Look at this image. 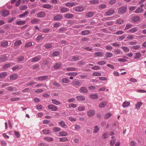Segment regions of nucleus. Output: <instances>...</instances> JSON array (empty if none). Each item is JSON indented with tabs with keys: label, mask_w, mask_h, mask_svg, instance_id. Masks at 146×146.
<instances>
[{
	"label": "nucleus",
	"mask_w": 146,
	"mask_h": 146,
	"mask_svg": "<svg viewBox=\"0 0 146 146\" xmlns=\"http://www.w3.org/2000/svg\"><path fill=\"white\" fill-rule=\"evenodd\" d=\"M82 82L79 81L78 80L75 79L72 81V84L75 88H78L82 85Z\"/></svg>",
	"instance_id": "obj_1"
},
{
	"label": "nucleus",
	"mask_w": 146,
	"mask_h": 146,
	"mask_svg": "<svg viewBox=\"0 0 146 146\" xmlns=\"http://www.w3.org/2000/svg\"><path fill=\"white\" fill-rule=\"evenodd\" d=\"M127 7H126L122 6L118 9V13L120 15L123 14L126 11Z\"/></svg>",
	"instance_id": "obj_2"
},
{
	"label": "nucleus",
	"mask_w": 146,
	"mask_h": 146,
	"mask_svg": "<svg viewBox=\"0 0 146 146\" xmlns=\"http://www.w3.org/2000/svg\"><path fill=\"white\" fill-rule=\"evenodd\" d=\"M36 17L39 18H44L46 15V13L44 11H41L36 14Z\"/></svg>",
	"instance_id": "obj_3"
},
{
	"label": "nucleus",
	"mask_w": 146,
	"mask_h": 146,
	"mask_svg": "<svg viewBox=\"0 0 146 146\" xmlns=\"http://www.w3.org/2000/svg\"><path fill=\"white\" fill-rule=\"evenodd\" d=\"M10 14V12L9 10L3 9L2 11V15L3 17L7 16Z\"/></svg>",
	"instance_id": "obj_4"
},
{
	"label": "nucleus",
	"mask_w": 146,
	"mask_h": 146,
	"mask_svg": "<svg viewBox=\"0 0 146 146\" xmlns=\"http://www.w3.org/2000/svg\"><path fill=\"white\" fill-rule=\"evenodd\" d=\"M48 109L53 111H56L57 109V107L56 106L52 104L48 105Z\"/></svg>",
	"instance_id": "obj_5"
},
{
	"label": "nucleus",
	"mask_w": 146,
	"mask_h": 146,
	"mask_svg": "<svg viewBox=\"0 0 146 146\" xmlns=\"http://www.w3.org/2000/svg\"><path fill=\"white\" fill-rule=\"evenodd\" d=\"M115 12V9H109L106 13V15L110 16L114 14Z\"/></svg>",
	"instance_id": "obj_6"
},
{
	"label": "nucleus",
	"mask_w": 146,
	"mask_h": 146,
	"mask_svg": "<svg viewBox=\"0 0 146 146\" xmlns=\"http://www.w3.org/2000/svg\"><path fill=\"white\" fill-rule=\"evenodd\" d=\"M95 113V111L93 110H89L87 113V114L89 117L94 116Z\"/></svg>",
	"instance_id": "obj_7"
},
{
	"label": "nucleus",
	"mask_w": 146,
	"mask_h": 146,
	"mask_svg": "<svg viewBox=\"0 0 146 146\" xmlns=\"http://www.w3.org/2000/svg\"><path fill=\"white\" fill-rule=\"evenodd\" d=\"M62 15L58 14L54 17V19L55 21H59L62 19Z\"/></svg>",
	"instance_id": "obj_8"
},
{
	"label": "nucleus",
	"mask_w": 146,
	"mask_h": 146,
	"mask_svg": "<svg viewBox=\"0 0 146 146\" xmlns=\"http://www.w3.org/2000/svg\"><path fill=\"white\" fill-rule=\"evenodd\" d=\"M131 19L132 21L134 23H136L138 22L140 20V18L139 16H134Z\"/></svg>",
	"instance_id": "obj_9"
},
{
	"label": "nucleus",
	"mask_w": 146,
	"mask_h": 146,
	"mask_svg": "<svg viewBox=\"0 0 146 146\" xmlns=\"http://www.w3.org/2000/svg\"><path fill=\"white\" fill-rule=\"evenodd\" d=\"M15 64L13 62L9 63L7 64H5L3 67V68L4 69H7V68L10 67L11 66Z\"/></svg>",
	"instance_id": "obj_10"
},
{
	"label": "nucleus",
	"mask_w": 146,
	"mask_h": 146,
	"mask_svg": "<svg viewBox=\"0 0 146 146\" xmlns=\"http://www.w3.org/2000/svg\"><path fill=\"white\" fill-rule=\"evenodd\" d=\"M7 60V57L5 55H3L0 56V61L3 62Z\"/></svg>",
	"instance_id": "obj_11"
},
{
	"label": "nucleus",
	"mask_w": 146,
	"mask_h": 146,
	"mask_svg": "<svg viewBox=\"0 0 146 146\" xmlns=\"http://www.w3.org/2000/svg\"><path fill=\"white\" fill-rule=\"evenodd\" d=\"M107 104V101H104L101 103L99 105L100 108H103L105 107Z\"/></svg>",
	"instance_id": "obj_12"
},
{
	"label": "nucleus",
	"mask_w": 146,
	"mask_h": 146,
	"mask_svg": "<svg viewBox=\"0 0 146 146\" xmlns=\"http://www.w3.org/2000/svg\"><path fill=\"white\" fill-rule=\"evenodd\" d=\"M88 91V90L85 87H81L80 90V92L82 93H86Z\"/></svg>",
	"instance_id": "obj_13"
},
{
	"label": "nucleus",
	"mask_w": 146,
	"mask_h": 146,
	"mask_svg": "<svg viewBox=\"0 0 146 146\" xmlns=\"http://www.w3.org/2000/svg\"><path fill=\"white\" fill-rule=\"evenodd\" d=\"M74 10L77 12H82L83 10V8L82 6H78L75 8Z\"/></svg>",
	"instance_id": "obj_14"
},
{
	"label": "nucleus",
	"mask_w": 146,
	"mask_h": 146,
	"mask_svg": "<svg viewBox=\"0 0 146 146\" xmlns=\"http://www.w3.org/2000/svg\"><path fill=\"white\" fill-rule=\"evenodd\" d=\"M74 17V15L70 13L66 14L64 16L65 18L67 19H72Z\"/></svg>",
	"instance_id": "obj_15"
},
{
	"label": "nucleus",
	"mask_w": 146,
	"mask_h": 146,
	"mask_svg": "<svg viewBox=\"0 0 146 146\" xmlns=\"http://www.w3.org/2000/svg\"><path fill=\"white\" fill-rule=\"evenodd\" d=\"M114 53L116 54H122L123 53L122 51L119 48H115L114 51Z\"/></svg>",
	"instance_id": "obj_16"
},
{
	"label": "nucleus",
	"mask_w": 146,
	"mask_h": 146,
	"mask_svg": "<svg viewBox=\"0 0 146 146\" xmlns=\"http://www.w3.org/2000/svg\"><path fill=\"white\" fill-rule=\"evenodd\" d=\"M69 11V9L66 7H62L60 9V11L62 13L66 12Z\"/></svg>",
	"instance_id": "obj_17"
},
{
	"label": "nucleus",
	"mask_w": 146,
	"mask_h": 146,
	"mask_svg": "<svg viewBox=\"0 0 146 146\" xmlns=\"http://www.w3.org/2000/svg\"><path fill=\"white\" fill-rule=\"evenodd\" d=\"M48 78V76L47 75L40 76L38 77V79L40 81H43L46 80Z\"/></svg>",
	"instance_id": "obj_18"
},
{
	"label": "nucleus",
	"mask_w": 146,
	"mask_h": 146,
	"mask_svg": "<svg viewBox=\"0 0 146 146\" xmlns=\"http://www.w3.org/2000/svg\"><path fill=\"white\" fill-rule=\"evenodd\" d=\"M142 104V103L141 102L139 101L137 102L135 104V108L137 110H138L140 108Z\"/></svg>",
	"instance_id": "obj_19"
},
{
	"label": "nucleus",
	"mask_w": 146,
	"mask_h": 146,
	"mask_svg": "<svg viewBox=\"0 0 146 146\" xmlns=\"http://www.w3.org/2000/svg\"><path fill=\"white\" fill-rule=\"evenodd\" d=\"M76 98L79 101H84L85 100V97L82 96H77Z\"/></svg>",
	"instance_id": "obj_20"
},
{
	"label": "nucleus",
	"mask_w": 146,
	"mask_h": 146,
	"mask_svg": "<svg viewBox=\"0 0 146 146\" xmlns=\"http://www.w3.org/2000/svg\"><path fill=\"white\" fill-rule=\"evenodd\" d=\"M135 55L134 57L135 59H140L141 57V55L140 52H138L135 53Z\"/></svg>",
	"instance_id": "obj_21"
},
{
	"label": "nucleus",
	"mask_w": 146,
	"mask_h": 146,
	"mask_svg": "<svg viewBox=\"0 0 146 146\" xmlns=\"http://www.w3.org/2000/svg\"><path fill=\"white\" fill-rule=\"evenodd\" d=\"M40 60V58L39 57H35L31 59V62H38Z\"/></svg>",
	"instance_id": "obj_22"
},
{
	"label": "nucleus",
	"mask_w": 146,
	"mask_h": 146,
	"mask_svg": "<svg viewBox=\"0 0 146 146\" xmlns=\"http://www.w3.org/2000/svg\"><path fill=\"white\" fill-rule=\"evenodd\" d=\"M94 15L93 12L90 11L86 13V16L88 18H90L92 17Z\"/></svg>",
	"instance_id": "obj_23"
},
{
	"label": "nucleus",
	"mask_w": 146,
	"mask_h": 146,
	"mask_svg": "<svg viewBox=\"0 0 146 146\" xmlns=\"http://www.w3.org/2000/svg\"><path fill=\"white\" fill-rule=\"evenodd\" d=\"M18 77L17 74H14L10 76V79L11 80H14L16 79Z\"/></svg>",
	"instance_id": "obj_24"
},
{
	"label": "nucleus",
	"mask_w": 146,
	"mask_h": 146,
	"mask_svg": "<svg viewBox=\"0 0 146 146\" xmlns=\"http://www.w3.org/2000/svg\"><path fill=\"white\" fill-rule=\"evenodd\" d=\"M58 134L60 136H65L67 135L68 133L66 131H61L59 132Z\"/></svg>",
	"instance_id": "obj_25"
},
{
	"label": "nucleus",
	"mask_w": 146,
	"mask_h": 146,
	"mask_svg": "<svg viewBox=\"0 0 146 146\" xmlns=\"http://www.w3.org/2000/svg\"><path fill=\"white\" fill-rule=\"evenodd\" d=\"M26 22L25 21H18L16 22L17 25H24Z\"/></svg>",
	"instance_id": "obj_26"
},
{
	"label": "nucleus",
	"mask_w": 146,
	"mask_h": 146,
	"mask_svg": "<svg viewBox=\"0 0 146 146\" xmlns=\"http://www.w3.org/2000/svg\"><path fill=\"white\" fill-rule=\"evenodd\" d=\"M75 5L74 2H72V3H70L68 2L65 4V6L67 7H72Z\"/></svg>",
	"instance_id": "obj_27"
},
{
	"label": "nucleus",
	"mask_w": 146,
	"mask_h": 146,
	"mask_svg": "<svg viewBox=\"0 0 146 146\" xmlns=\"http://www.w3.org/2000/svg\"><path fill=\"white\" fill-rule=\"evenodd\" d=\"M39 21V19L37 18H35L31 21V23L32 24H35L38 22Z\"/></svg>",
	"instance_id": "obj_28"
},
{
	"label": "nucleus",
	"mask_w": 146,
	"mask_h": 146,
	"mask_svg": "<svg viewBox=\"0 0 146 146\" xmlns=\"http://www.w3.org/2000/svg\"><path fill=\"white\" fill-rule=\"evenodd\" d=\"M44 46L46 49H49L52 47V44L51 43H48L45 45Z\"/></svg>",
	"instance_id": "obj_29"
},
{
	"label": "nucleus",
	"mask_w": 146,
	"mask_h": 146,
	"mask_svg": "<svg viewBox=\"0 0 146 146\" xmlns=\"http://www.w3.org/2000/svg\"><path fill=\"white\" fill-rule=\"evenodd\" d=\"M52 103L56 105H58L61 104V103L59 101L55 99H52Z\"/></svg>",
	"instance_id": "obj_30"
},
{
	"label": "nucleus",
	"mask_w": 146,
	"mask_h": 146,
	"mask_svg": "<svg viewBox=\"0 0 146 146\" xmlns=\"http://www.w3.org/2000/svg\"><path fill=\"white\" fill-rule=\"evenodd\" d=\"M59 125L63 128H66V125L65 124V123L63 121H61L59 123Z\"/></svg>",
	"instance_id": "obj_31"
},
{
	"label": "nucleus",
	"mask_w": 146,
	"mask_h": 146,
	"mask_svg": "<svg viewBox=\"0 0 146 146\" xmlns=\"http://www.w3.org/2000/svg\"><path fill=\"white\" fill-rule=\"evenodd\" d=\"M81 34L82 35H87L90 33V32L89 30H85L82 31Z\"/></svg>",
	"instance_id": "obj_32"
},
{
	"label": "nucleus",
	"mask_w": 146,
	"mask_h": 146,
	"mask_svg": "<svg viewBox=\"0 0 146 146\" xmlns=\"http://www.w3.org/2000/svg\"><path fill=\"white\" fill-rule=\"evenodd\" d=\"M90 98L93 99H96L98 97V96L96 94H91L90 95Z\"/></svg>",
	"instance_id": "obj_33"
},
{
	"label": "nucleus",
	"mask_w": 146,
	"mask_h": 146,
	"mask_svg": "<svg viewBox=\"0 0 146 146\" xmlns=\"http://www.w3.org/2000/svg\"><path fill=\"white\" fill-rule=\"evenodd\" d=\"M130 103L129 102L125 101L123 103L122 106L123 107L125 108L129 106Z\"/></svg>",
	"instance_id": "obj_34"
},
{
	"label": "nucleus",
	"mask_w": 146,
	"mask_h": 146,
	"mask_svg": "<svg viewBox=\"0 0 146 146\" xmlns=\"http://www.w3.org/2000/svg\"><path fill=\"white\" fill-rule=\"evenodd\" d=\"M137 27H135L133 28H131L129 29V30L127 31V32L129 33V32H130L133 33L134 32H135L137 31Z\"/></svg>",
	"instance_id": "obj_35"
},
{
	"label": "nucleus",
	"mask_w": 146,
	"mask_h": 146,
	"mask_svg": "<svg viewBox=\"0 0 146 146\" xmlns=\"http://www.w3.org/2000/svg\"><path fill=\"white\" fill-rule=\"evenodd\" d=\"M71 59L74 62H76L80 59L78 56H72Z\"/></svg>",
	"instance_id": "obj_36"
},
{
	"label": "nucleus",
	"mask_w": 146,
	"mask_h": 146,
	"mask_svg": "<svg viewBox=\"0 0 146 146\" xmlns=\"http://www.w3.org/2000/svg\"><path fill=\"white\" fill-rule=\"evenodd\" d=\"M61 65L59 63H56L53 66V68L56 69H58L60 67Z\"/></svg>",
	"instance_id": "obj_37"
},
{
	"label": "nucleus",
	"mask_w": 146,
	"mask_h": 146,
	"mask_svg": "<svg viewBox=\"0 0 146 146\" xmlns=\"http://www.w3.org/2000/svg\"><path fill=\"white\" fill-rule=\"evenodd\" d=\"M24 56H19L17 58V60L18 62H20L23 60L24 59Z\"/></svg>",
	"instance_id": "obj_38"
},
{
	"label": "nucleus",
	"mask_w": 146,
	"mask_h": 146,
	"mask_svg": "<svg viewBox=\"0 0 146 146\" xmlns=\"http://www.w3.org/2000/svg\"><path fill=\"white\" fill-rule=\"evenodd\" d=\"M7 74L6 72H3L0 74V78H3L7 76Z\"/></svg>",
	"instance_id": "obj_39"
},
{
	"label": "nucleus",
	"mask_w": 146,
	"mask_h": 146,
	"mask_svg": "<svg viewBox=\"0 0 146 146\" xmlns=\"http://www.w3.org/2000/svg\"><path fill=\"white\" fill-rule=\"evenodd\" d=\"M8 44L7 41L3 42H2L1 46L3 47H5L8 46Z\"/></svg>",
	"instance_id": "obj_40"
},
{
	"label": "nucleus",
	"mask_w": 146,
	"mask_h": 146,
	"mask_svg": "<svg viewBox=\"0 0 146 146\" xmlns=\"http://www.w3.org/2000/svg\"><path fill=\"white\" fill-rule=\"evenodd\" d=\"M90 3L91 4H97L99 3V1L98 0H92L90 1Z\"/></svg>",
	"instance_id": "obj_41"
},
{
	"label": "nucleus",
	"mask_w": 146,
	"mask_h": 146,
	"mask_svg": "<svg viewBox=\"0 0 146 146\" xmlns=\"http://www.w3.org/2000/svg\"><path fill=\"white\" fill-rule=\"evenodd\" d=\"M105 56L107 57H111L113 56V54L111 52H107L106 53Z\"/></svg>",
	"instance_id": "obj_42"
},
{
	"label": "nucleus",
	"mask_w": 146,
	"mask_h": 146,
	"mask_svg": "<svg viewBox=\"0 0 146 146\" xmlns=\"http://www.w3.org/2000/svg\"><path fill=\"white\" fill-rule=\"evenodd\" d=\"M22 44L21 41V40H18L16 41L14 44L15 46H17Z\"/></svg>",
	"instance_id": "obj_43"
},
{
	"label": "nucleus",
	"mask_w": 146,
	"mask_h": 146,
	"mask_svg": "<svg viewBox=\"0 0 146 146\" xmlns=\"http://www.w3.org/2000/svg\"><path fill=\"white\" fill-rule=\"evenodd\" d=\"M68 141V139L66 137H62L59 139V141L60 142H65Z\"/></svg>",
	"instance_id": "obj_44"
},
{
	"label": "nucleus",
	"mask_w": 146,
	"mask_h": 146,
	"mask_svg": "<svg viewBox=\"0 0 146 146\" xmlns=\"http://www.w3.org/2000/svg\"><path fill=\"white\" fill-rule=\"evenodd\" d=\"M94 55L99 57H101L103 56V54L102 52H98L95 53L94 54Z\"/></svg>",
	"instance_id": "obj_45"
},
{
	"label": "nucleus",
	"mask_w": 146,
	"mask_h": 146,
	"mask_svg": "<svg viewBox=\"0 0 146 146\" xmlns=\"http://www.w3.org/2000/svg\"><path fill=\"white\" fill-rule=\"evenodd\" d=\"M62 82L63 83H67L69 82V80L67 78H63L62 80Z\"/></svg>",
	"instance_id": "obj_46"
},
{
	"label": "nucleus",
	"mask_w": 146,
	"mask_h": 146,
	"mask_svg": "<svg viewBox=\"0 0 146 146\" xmlns=\"http://www.w3.org/2000/svg\"><path fill=\"white\" fill-rule=\"evenodd\" d=\"M112 115V114L111 113H108L106 114L104 117V118L105 119H108Z\"/></svg>",
	"instance_id": "obj_47"
},
{
	"label": "nucleus",
	"mask_w": 146,
	"mask_h": 146,
	"mask_svg": "<svg viewBox=\"0 0 146 146\" xmlns=\"http://www.w3.org/2000/svg\"><path fill=\"white\" fill-rule=\"evenodd\" d=\"M60 54V52L58 51H55L53 52L52 54L53 56H58Z\"/></svg>",
	"instance_id": "obj_48"
},
{
	"label": "nucleus",
	"mask_w": 146,
	"mask_h": 146,
	"mask_svg": "<svg viewBox=\"0 0 146 146\" xmlns=\"http://www.w3.org/2000/svg\"><path fill=\"white\" fill-rule=\"evenodd\" d=\"M143 10V9L139 7L135 10V12L136 13H139L142 12Z\"/></svg>",
	"instance_id": "obj_49"
},
{
	"label": "nucleus",
	"mask_w": 146,
	"mask_h": 146,
	"mask_svg": "<svg viewBox=\"0 0 146 146\" xmlns=\"http://www.w3.org/2000/svg\"><path fill=\"white\" fill-rule=\"evenodd\" d=\"M121 48L124 51L129 52V49L128 47L124 46H122L121 47Z\"/></svg>",
	"instance_id": "obj_50"
},
{
	"label": "nucleus",
	"mask_w": 146,
	"mask_h": 146,
	"mask_svg": "<svg viewBox=\"0 0 146 146\" xmlns=\"http://www.w3.org/2000/svg\"><path fill=\"white\" fill-rule=\"evenodd\" d=\"M44 139L46 140L47 141H53V138L49 137H44Z\"/></svg>",
	"instance_id": "obj_51"
},
{
	"label": "nucleus",
	"mask_w": 146,
	"mask_h": 146,
	"mask_svg": "<svg viewBox=\"0 0 146 146\" xmlns=\"http://www.w3.org/2000/svg\"><path fill=\"white\" fill-rule=\"evenodd\" d=\"M42 131L44 134H48L50 133V131L49 130L46 129H43Z\"/></svg>",
	"instance_id": "obj_52"
},
{
	"label": "nucleus",
	"mask_w": 146,
	"mask_h": 146,
	"mask_svg": "<svg viewBox=\"0 0 146 146\" xmlns=\"http://www.w3.org/2000/svg\"><path fill=\"white\" fill-rule=\"evenodd\" d=\"M43 7L44 8L49 9L51 7V5L49 4H45L44 5Z\"/></svg>",
	"instance_id": "obj_53"
},
{
	"label": "nucleus",
	"mask_w": 146,
	"mask_h": 146,
	"mask_svg": "<svg viewBox=\"0 0 146 146\" xmlns=\"http://www.w3.org/2000/svg\"><path fill=\"white\" fill-rule=\"evenodd\" d=\"M32 46V42H30L26 43L25 45V47H30Z\"/></svg>",
	"instance_id": "obj_54"
},
{
	"label": "nucleus",
	"mask_w": 146,
	"mask_h": 146,
	"mask_svg": "<svg viewBox=\"0 0 146 146\" xmlns=\"http://www.w3.org/2000/svg\"><path fill=\"white\" fill-rule=\"evenodd\" d=\"M67 30V28L66 27H64L60 28L59 30V31L62 33H64V31H66Z\"/></svg>",
	"instance_id": "obj_55"
},
{
	"label": "nucleus",
	"mask_w": 146,
	"mask_h": 146,
	"mask_svg": "<svg viewBox=\"0 0 146 146\" xmlns=\"http://www.w3.org/2000/svg\"><path fill=\"white\" fill-rule=\"evenodd\" d=\"M77 106V105L76 104H74L73 103L70 104L69 105V108L72 107L73 108H76Z\"/></svg>",
	"instance_id": "obj_56"
},
{
	"label": "nucleus",
	"mask_w": 146,
	"mask_h": 146,
	"mask_svg": "<svg viewBox=\"0 0 146 146\" xmlns=\"http://www.w3.org/2000/svg\"><path fill=\"white\" fill-rule=\"evenodd\" d=\"M27 8V6L26 5H21L19 7V8L21 10H24Z\"/></svg>",
	"instance_id": "obj_57"
},
{
	"label": "nucleus",
	"mask_w": 146,
	"mask_h": 146,
	"mask_svg": "<svg viewBox=\"0 0 146 146\" xmlns=\"http://www.w3.org/2000/svg\"><path fill=\"white\" fill-rule=\"evenodd\" d=\"M78 110L80 111H84L85 110V107L84 106H80L78 108Z\"/></svg>",
	"instance_id": "obj_58"
},
{
	"label": "nucleus",
	"mask_w": 146,
	"mask_h": 146,
	"mask_svg": "<svg viewBox=\"0 0 146 146\" xmlns=\"http://www.w3.org/2000/svg\"><path fill=\"white\" fill-rule=\"evenodd\" d=\"M28 11H26L25 12H24L23 13L21 14H20L19 15V17L20 18H22L23 17L25 16L27 14H28Z\"/></svg>",
	"instance_id": "obj_59"
},
{
	"label": "nucleus",
	"mask_w": 146,
	"mask_h": 146,
	"mask_svg": "<svg viewBox=\"0 0 146 146\" xmlns=\"http://www.w3.org/2000/svg\"><path fill=\"white\" fill-rule=\"evenodd\" d=\"M20 99V98L15 97L11 98V99H10V100L14 102L16 101H18Z\"/></svg>",
	"instance_id": "obj_60"
},
{
	"label": "nucleus",
	"mask_w": 146,
	"mask_h": 146,
	"mask_svg": "<svg viewBox=\"0 0 146 146\" xmlns=\"http://www.w3.org/2000/svg\"><path fill=\"white\" fill-rule=\"evenodd\" d=\"M99 129V128L98 126H96L94 127V129L93 131V133H97Z\"/></svg>",
	"instance_id": "obj_61"
},
{
	"label": "nucleus",
	"mask_w": 146,
	"mask_h": 146,
	"mask_svg": "<svg viewBox=\"0 0 146 146\" xmlns=\"http://www.w3.org/2000/svg\"><path fill=\"white\" fill-rule=\"evenodd\" d=\"M68 71H75L76 70V68H68L66 69Z\"/></svg>",
	"instance_id": "obj_62"
},
{
	"label": "nucleus",
	"mask_w": 146,
	"mask_h": 146,
	"mask_svg": "<svg viewBox=\"0 0 146 146\" xmlns=\"http://www.w3.org/2000/svg\"><path fill=\"white\" fill-rule=\"evenodd\" d=\"M55 86L58 87H60L61 86L60 84L58 83H57L56 82H54L52 83Z\"/></svg>",
	"instance_id": "obj_63"
},
{
	"label": "nucleus",
	"mask_w": 146,
	"mask_h": 146,
	"mask_svg": "<svg viewBox=\"0 0 146 146\" xmlns=\"http://www.w3.org/2000/svg\"><path fill=\"white\" fill-rule=\"evenodd\" d=\"M53 130L54 132H58L60 130V129L58 127H54L53 128Z\"/></svg>",
	"instance_id": "obj_64"
}]
</instances>
